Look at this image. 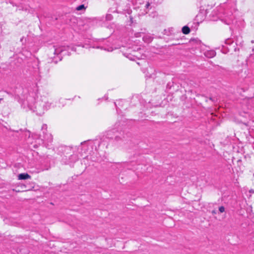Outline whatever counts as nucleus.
I'll return each instance as SVG.
<instances>
[{"instance_id": "3", "label": "nucleus", "mask_w": 254, "mask_h": 254, "mask_svg": "<svg viewBox=\"0 0 254 254\" xmlns=\"http://www.w3.org/2000/svg\"><path fill=\"white\" fill-rule=\"evenodd\" d=\"M83 8H85L84 5L83 4H82V5H80L78 6H77L76 8V10H80Z\"/></svg>"}, {"instance_id": "2", "label": "nucleus", "mask_w": 254, "mask_h": 254, "mask_svg": "<svg viewBox=\"0 0 254 254\" xmlns=\"http://www.w3.org/2000/svg\"><path fill=\"white\" fill-rule=\"evenodd\" d=\"M182 32L185 34H188L190 32V29L187 26H185L182 28Z\"/></svg>"}, {"instance_id": "6", "label": "nucleus", "mask_w": 254, "mask_h": 254, "mask_svg": "<svg viewBox=\"0 0 254 254\" xmlns=\"http://www.w3.org/2000/svg\"><path fill=\"white\" fill-rule=\"evenodd\" d=\"M212 214H216V211H215V210H213V211H212Z\"/></svg>"}, {"instance_id": "8", "label": "nucleus", "mask_w": 254, "mask_h": 254, "mask_svg": "<svg viewBox=\"0 0 254 254\" xmlns=\"http://www.w3.org/2000/svg\"><path fill=\"white\" fill-rule=\"evenodd\" d=\"M252 43H254V41L253 40L252 41Z\"/></svg>"}, {"instance_id": "1", "label": "nucleus", "mask_w": 254, "mask_h": 254, "mask_svg": "<svg viewBox=\"0 0 254 254\" xmlns=\"http://www.w3.org/2000/svg\"><path fill=\"white\" fill-rule=\"evenodd\" d=\"M30 178L31 176L27 173H21L18 175V180H26Z\"/></svg>"}, {"instance_id": "7", "label": "nucleus", "mask_w": 254, "mask_h": 254, "mask_svg": "<svg viewBox=\"0 0 254 254\" xmlns=\"http://www.w3.org/2000/svg\"><path fill=\"white\" fill-rule=\"evenodd\" d=\"M22 187H24V188H26V186H25V185H23L22 186Z\"/></svg>"}, {"instance_id": "5", "label": "nucleus", "mask_w": 254, "mask_h": 254, "mask_svg": "<svg viewBox=\"0 0 254 254\" xmlns=\"http://www.w3.org/2000/svg\"><path fill=\"white\" fill-rule=\"evenodd\" d=\"M12 190H13V191H16V192H20V191L19 190H15V189H12Z\"/></svg>"}, {"instance_id": "4", "label": "nucleus", "mask_w": 254, "mask_h": 254, "mask_svg": "<svg viewBox=\"0 0 254 254\" xmlns=\"http://www.w3.org/2000/svg\"><path fill=\"white\" fill-rule=\"evenodd\" d=\"M219 210L220 212L222 213L225 211V208L224 206H221L219 207Z\"/></svg>"}]
</instances>
